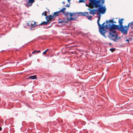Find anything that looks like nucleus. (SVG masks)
<instances>
[{
	"label": "nucleus",
	"instance_id": "obj_1",
	"mask_svg": "<svg viewBox=\"0 0 133 133\" xmlns=\"http://www.w3.org/2000/svg\"><path fill=\"white\" fill-rule=\"evenodd\" d=\"M100 0H96L94 8H98L97 9L98 13L104 14L105 13L106 11V8L103 6L104 3V1L103 0L102 3H100Z\"/></svg>",
	"mask_w": 133,
	"mask_h": 133
},
{
	"label": "nucleus",
	"instance_id": "obj_2",
	"mask_svg": "<svg viewBox=\"0 0 133 133\" xmlns=\"http://www.w3.org/2000/svg\"><path fill=\"white\" fill-rule=\"evenodd\" d=\"M108 37L110 40L116 42L117 40L121 38L120 37H118V35L115 30L111 31L109 34Z\"/></svg>",
	"mask_w": 133,
	"mask_h": 133
},
{
	"label": "nucleus",
	"instance_id": "obj_3",
	"mask_svg": "<svg viewBox=\"0 0 133 133\" xmlns=\"http://www.w3.org/2000/svg\"><path fill=\"white\" fill-rule=\"evenodd\" d=\"M105 22H104L102 25L100 24V25L99 24L98 25L99 26V31L100 33L104 37H106L105 35V33L106 32V31L105 30V28H106L105 25L104 24Z\"/></svg>",
	"mask_w": 133,
	"mask_h": 133
},
{
	"label": "nucleus",
	"instance_id": "obj_4",
	"mask_svg": "<svg viewBox=\"0 0 133 133\" xmlns=\"http://www.w3.org/2000/svg\"><path fill=\"white\" fill-rule=\"evenodd\" d=\"M129 28L128 25L126 26L121 25V26H119L118 30H120L122 34H124L127 35Z\"/></svg>",
	"mask_w": 133,
	"mask_h": 133
},
{
	"label": "nucleus",
	"instance_id": "obj_5",
	"mask_svg": "<svg viewBox=\"0 0 133 133\" xmlns=\"http://www.w3.org/2000/svg\"><path fill=\"white\" fill-rule=\"evenodd\" d=\"M106 28L107 29H109V30L110 32L113 30H115L114 29H115L118 30L119 25H118L115 24H112L111 25L110 24L109 25H105Z\"/></svg>",
	"mask_w": 133,
	"mask_h": 133
},
{
	"label": "nucleus",
	"instance_id": "obj_6",
	"mask_svg": "<svg viewBox=\"0 0 133 133\" xmlns=\"http://www.w3.org/2000/svg\"><path fill=\"white\" fill-rule=\"evenodd\" d=\"M59 13V11L55 12L54 13L52 16L51 15H50L49 16H46V17L45 18L46 19H47V20L48 19L49 21H51L54 18V17H56L59 16L58 14Z\"/></svg>",
	"mask_w": 133,
	"mask_h": 133
},
{
	"label": "nucleus",
	"instance_id": "obj_7",
	"mask_svg": "<svg viewBox=\"0 0 133 133\" xmlns=\"http://www.w3.org/2000/svg\"><path fill=\"white\" fill-rule=\"evenodd\" d=\"M96 0H89L90 2L89 4H86V6H87L91 8H94L95 4L96 3Z\"/></svg>",
	"mask_w": 133,
	"mask_h": 133
},
{
	"label": "nucleus",
	"instance_id": "obj_8",
	"mask_svg": "<svg viewBox=\"0 0 133 133\" xmlns=\"http://www.w3.org/2000/svg\"><path fill=\"white\" fill-rule=\"evenodd\" d=\"M27 25L29 26H30L31 27V29L33 30V28L36 27L37 25L36 24V22L34 21H29L27 23Z\"/></svg>",
	"mask_w": 133,
	"mask_h": 133
},
{
	"label": "nucleus",
	"instance_id": "obj_9",
	"mask_svg": "<svg viewBox=\"0 0 133 133\" xmlns=\"http://www.w3.org/2000/svg\"><path fill=\"white\" fill-rule=\"evenodd\" d=\"M79 14L83 16H86L88 19L90 20H91L92 19L91 18H92V17L91 16L89 15L88 12H85L84 13L80 12L79 13Z\"/></svg>",
	"mask_w": 133,
	"mask_h": 133
},
{
	"label": "nucleus",
	"instance_id": "obj_10",
	"mask_svg": "<svg viewBox=\"0 0 133 133\" xmlns=\"http://www.w3.org/2000/svg\"><path fill=\"white\" fill-rule=\"evenodd\" d=\"M87 10H89V14L94 16L95 14H96L97 12V9H93V8H88Z\"/></svg>",
	"mask_w": 133,
	"mask_h": 133
},
{
	"label": "nucleus",
	"instance_id": "obj_11",
	"mask_svg": "<svg viewBox=\"0 0 133 133\" xmlns=\"http://www.w3.org/2000/svg\"><path fill=\"white\" fill-rule=\"evenodd\" d=\"M28 2L25 4V5L28 7L32 6V4L34 2L35 0H27Z\"/></svg>",
	"mask_w": 133,
	"mask_h": 133
},
{
	"label": "nucleus",
	"instance_id": "obj_12",
	"mask_svg": "<svg viewBox=\"0 0 133 133\" xmlns=\"http://www.w3.org/2000/svg\"><path fill=\"white\" fill-rule=\"evenodd\" d=\"M67 13H68V15H69L71 17H70L69 18H68L67 19V21H71L72 20H74L75 19V18H73L72 17V16L74 15V14L73 13H70L68 12H67Z\"/></svg>",
	"mask_w": 133,
	"mask_h": 133
},
{
	"label": "nucleus",
	"instance_id": "obj_13",
	"mask_svg": "<svg viewBox=\"0 0 133 133\" xmlns=\"http://www.w3.org/2000/svg\"><path fill=\"white\" fill-rule=\"evenodd\" d=\"M66 10V9L64 7L62 9L60 10L59 12V13L60 12H62L63 14H64L65 16H68V13H67L66 12V13L65 12V11Z\"/></svg>",
	"mask_w": 133,
	"mask_h": 133
},
{
	"label": "nucleus",
	"instance_id": "obj_14",
	"mask_svg": "<svg viewBox=\"0 0 133 133\" xmlns=\"http://www.w3.org/2000/svg\"><path fill=\"white\" fill-rule=\"evenodd\" d=\"M47 21V22H43L41 23L40 25H45L47 24H50L51 21H49L48 19H46Z\"/></svg>",
	"mask_w": 133,
	"mask_h": 133
},
{
	"label": "nucleus",
	"instance_id": "obj_15",
	"mask_svg": "<svg viewBox=\"0 0 133 133\" xmlns=\"http://www.w3.org/2000/svg\"><path fill=\"white\" fill-rule=\"evenodd\" d=\"M124 19L123 18H121V19H119L118 21V23L119 24V26H121V25H123V21L124 20Z\"/></svg>",
	"mask_w": 133,
	"mask_h": 133
},
{
	"label": "nucleus",
	"instance_id": "obj_16",
	"mask_svg": "<svg viewBox=\"0 0 133 133\" xmlns=\"http://www.w3.org/2000/svg\"><path fill=\"white\" fill-rule=\"evenodd\" d=\"M101 14L98 13L97 15H98L99 16L98 17V19L97 20V23L98 24H99V25H100V23H99V21H100V19H101Z\"/></svg>",
	"mask_w": 133,
	"mask_h": 133
},
{
	"label": "nucleus",
	"instance_id": "obj_17",
	"mask_svg": "<svg viewBox=\"0 0 133 133\" xmlns=\"http://www.w3.org/2000/svg\"><path fill=\"white\" fill-rule=\"evenodd\" d=\"M37 78L36 77V75H34L29 77L28 79H37Z\"/></svg>",
	"mask_w": 133,
	"mask_h": 133
},
{
	"label": "nucleus",
	"instance_id": "obj_18",
	"mask_svg": "<svg viewBox=\"0 0 133 133\" xmlns=\"http://www.w3.org/2000/svg\"><path fill=\"white\" fill-rule=\"evenodd\" d=\"M106 25H109V24H110L109 23V22L113 23V22H114L113 21V19H111L109 20V21H106Z\"/></svg>",
	"mask_w": 133,
	"mask_h": 133
},
{
	"label": "nucleus",
	"instance_id": "obj_19",
	"mask_svg": "<svg viewBox=\"0 0 133 133\" xmlns=\"http://www.w3.org/2000/svg\"><path fill=\"white\" fill-rule=\"evenodd\" d=\"M132 25H133V21L129 23L128 25V26L129 28V27H130V26H132Z\"/></svg>",
	"mask_w": 133,
	"mask_h": 133
},
{
	"label": "nucleus",
	"instance_id": "obj_20",
	"mask_svg": "<svg viewBox=\"0 0 133 133\" xmlns=\"http://www.w3.org/2000/svg\"><path fill=\"white\" fill-rule=\"evenodd\" d=\"M110 50L112 52H113L115 50V48H111L110 49Z\"/></svg>",
	"mask_w": 133,
	"mask_h": 133
},
{
	"label": "nucleus",
	"instance_id": "obj_21",
	"mask_svg": "<svg viewBox=\"0 0 133 133\" xmlns=\"http://www.w3.org/2000/svg\"><path fill=\"white\" fill-rule=\"evenodd\" d=\"M42 15H44L45 16H47V13L46 12V11H45L42 14Z\"/></svg>",
	"mask_w": 133,
	"mask_h": 133
},
{
	"label": "nucleus",
	"instance_id": "obj_22",
	"mask_svg": "<svg viewBox=\"0 0 133 133\" xmlns=\"http://www.w3.org/2000/svg\"><path fill=\"white\" fill-rule=\"evenodd\" d=\"M49 50V49H48L46 50L44 52H43V54L44 55H46V52L47 51Z\"/></svg>",
	"mask_w": 133,
	"mask_h": 133
},
{
	"label": "nucleus",
	"instance_id": "obj_23",
	"mask_svg": "<svg viewBox=\"0 0 133 133\" xmlns=\"http://www.w3.org/2000/svg\"><path fill=\"white\" fill-rule=\"evenodd\" d=\"M85 1L84 0H79V3H85Z\"/></svg>",
	"mask_w": 133,
	"mask_h": 133
},
{
	"label": "nucleus",
	"instance_id": "obj_24",
	"mask_svg": "<svg viewBox=\"0 0 133 133\" xmlns=\"http://www.w3.org/2000/svg\"><path fill=\"white\" fill-rule=\"evenodd\" d=\"M36 52V50H34V51H33L32 53V54H34L35 52Z\"/></svg>",
	"mask_w": 133,
	"mask_h": 133
},
{
	"label": "nucleus",
	"instance_id": "obj_25",
	"mask_svg": "<svg viewBox=\"0 0 133 133\" xmlns=\"http://www.w3.org/2000/svg\"><path fill=\"white\" fill-rule=\"evenodd\" d=\"M62 22H64L63 21H59L58 22V23H62Z\"/></svg>",
	"mask_w": 133,
	"mask_h": 133
},
{
	"label": "nucleus",
	"instance_id": "obj_26",
	"mask_svg": "<svg viewBox=\"0 0 133 133\" xmlns=\"http://www.w3.org/2000/svg\"><path fill=\"white\" fill-rule=\"evenodd\" d=\"M126 41L128 42V43H129V41L128 39H127L126 40Z\"/></svg>",
	"mask_w": 133,
	"mask_h": 133
},
{
	"label": "nucleus",
	"instance_id": "obj_27",
	"mask_svg": "<svg viewBox=\"0 0 133 133\" xmlns=\"http://www.w3.org/2000/svg\"><path fill=\"white\" fill-rule=\"evenodd\" d=\"M41 52V51L40 50H38L37 51H36V52H37V53H38L40 52Z\"/></svg>",
	"mask_w": 133,
	"mask_h": 133
},
{
	"label": "nucleus",
	"instance_id": "obj_28",
	"mask_svg": "<svg viewBox=\"0 0 133 133\" xmlns=\"http://www.w3.org/2000/svg\"><path fill=\"white\" fill-rule=\"evenodd\" d=\"M104 1V3H105V0H103ZM103 0H100V3H102Z\"/></svg>",
	"mask_w": 133,
	"mask_h": 133
},
{
	"label": "nucleus",
	"instance_id": "obj_29",
	"mask_svg": "<svg viewBox=\"0 0 133 133\" xmlns=\"http://www.w3.org/2000/svg\"><path fill=\"white\" fill-rule=\"evenodd\" d=\"M66 6L68 7H70V5H67Z\"/></svg>",
	"mask_w": 133,
	"mask_h": 133
},
{
	"label": "nucleus",
	"instance_id": "obj_30",
	"mask_svg": "<svg viewBox=\"0 0 133 133\" xmlns=\"http://www.w3.org/2000/svg\"><path fill=\"white\" fill-rule=\"evenodd\" d=\"M32 55H31L30 53L29 57H31V56H32Z\"/></svg>",
	"mask_w": 133,
	"mask_h": 133
},
{
	"label": "nucleus",
	"instance_id": "obj_31",
	"mask_svg": "<svg viewBox=\"0 0 133 133\" xmlns=\"http://www.w3.org/2000/svg\"><path fill=\"white\" fill-rule=\"evenodd\" d=\"M2 130V128L1 127H0V131Z\"/></svg>",
	"mask_w": 133,
	"mask_h": 133
},
{
	"label": "nucleus",
	"instance_id": "obj_32",
	"mask_svg": "<svg viewBox=\"0 0 133 133\" xmlns=\"http://www.w3.org/2000/svg\"><path fill=\"white\" fill-rule=\"evenodd\" d=\"M62 3L63 4H65V2H64V1H63V2H62Z\"/></svg>",
	"mask_w": 133,
	"mask_h": 133
},
{
	"label": "nucleus",
	"instance_id": "obj_33",
	"mask_svg": "<svg viewBox=\"0 0 133 133\" xmlns=\"http://www.w3.org/2000/svg\"><path fill=\"white\" fill-rule=\"evenodd\" d=\"M71 0H68V2H69Z\"/></svg>",
	"mask_w": 133,
	"mask_h": 133
},
{
	"label": "nucleus",
	"instance_id": "obj_34",
	"mask_svg": "<svg viewBox=\"0 0 133 133\" xmlns=\"http://www.w3.org/2000/svg\"><path fill=\"white\" fill-rule=\"evenodd\" d=\"M130 27H131V29H133V27H132V26H130Z\"/></svg>",
	"mask_w": 133,
	"mask_h": 133
},
{
	"label": "nucleus",
	"instance_id": "obj_35",
	"mask_svg": "<svg viewBox=\"0 0 133 133\" xmlns=\"http://www.w3.org/2000/svg\"><path fill=\"white\" fill-rule=\"evenodd\" d=\"M111 44H112V43H109L110 45H111Z\"/></svg>",
	"mask_w": 133,
	"mask_h": 133
},
{
	"label": "nucleus",
	"instance_id": "obj_36",
	"mask_svg": "<svg viewBox=\"0 0 133 133\" xmlns=\"http://www.w3.org/2000/svg\"><path fill=\"white\" fill-rule=\"evenodd\" d=\"M113 23H116V22H113Z\"/></svg>",
	"mask_w": 133,
	"mask_h": 133
}]
</instances>
